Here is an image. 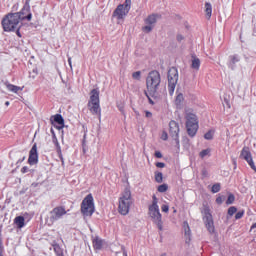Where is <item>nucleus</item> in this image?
<instances>
[{
	"instance_id": "obj_4",
	"label": "nucleus",
	"mask_w": 256,
	"mask_h": 256,
	"mask_svg": "<svg viewBox=\"0 0 256 256\" xmlns=\"http://www.w3.org/2000/svg\"><path fill=\"white\" fill-rule=\"evenodd\" d=\"M64 215H67V210L65 209V207L57 206L48 213L45 219V223L46 225H48V227H53L56 221H59V219H63Z\"/></svg>"
},
{
	"instance_id": "obj_3",
	"label": "nucleus",
	"mask_w": 256,
	"mask_h": 256,
	"mask_svg": "<svg viewBox=\"0 0 256 256\" xmlns=\"http://www.w3.org/2000/svg\"><path fill=\"white\" fill-rule=\"evenodd\" d=\"M131 207H133V196L131 195V190L126 188L118 199V213L124 216L129 215Z\"/></svg>"
},
{
	"instance_id": "obj_7",
	"label": "nucleus",
	"mask_w": 256,
	"mask_h": 256,
	"mask_svg": "<svg viewBox=\"0 0 256 256\" xmlns=\"http://www.w3.org/2000/svg\"><path fill=\"white\" fill-rule=\"evenodd\" d=\"M81 213L84 217H91L95 213V201L92 194H88L81 203Z\"/></svg>"
},
{
	"instance_id": "obj_48",
	"label": "nucleus",
	"mask_w": 256,
	"mask_h": 256,
	"mask_svg": "<svg viewBox=\"0 0 256 256\" xmlns=\"http://www.w3.org/2000/svg\"><path fill=\"white\" fill-rule=\"evenodd\" d=\"M177 40H178V41H183V36L178 35V36H177Z\"/></svg>"
},
{
	"instance_id": "obj_40",
	"label": "nucleus",
	"mask_w": 256,
	"mask_h": 256,
	"mask_svg": "<svg viewBox=\"0 0 256 256\" xmlns=\"http://www.w3.org/2000/svg\"><path fill=\"white\" fill-rule=\"evenodd\" d=\"M156 167H158L159 169H163V167H165V163H163V162H157V163H156Z\"/></svg>"
},
{
	"instance_id": "obj_50",
	"label": "nucleus",
	"mask_w": 256,
	"mask_h": 256,
	"mask_svg": "<svg viewBox=\"0 0 256 256\" xmlns=\"http://www.w3.org/2000/svg\"><path fill=\"white\" fill-rule=\"evenodd\" d=\"M149 103L151 104V105H154L155 103L153 102V100H151V98H149Z\"/></svg>"
},
{
	"instance_id": "obj_27",
	"label": "nucleus",
	"mask_w": 256,
	"mask_h": 256,
	"mask_svg": "<svg viewBox=\"0 0 256 256\" xmlns=\"http://www.w3.org/2000/svg\"><path fill=\"white\" fill-rule=\"evenodd\" d=\"M183 101H185V97L183 96L182 93H178L175 99V103L176 105H181L183 103Z\"/></svg>"
},
{
	"instance_id": "obj_45",
	"label": "nucleus",
	"mask_w": 256,
	"mask_h": 256,
	"mask_svg": "<svg viewBox=\"0 0 256 256\" xmlns=\"http://www.w3.org/2000/svg\"><path fill=\"white\" fill-rule=\"evenodd\" d=\"M0 256H3V245H1V242H0Z\"/></svg>"
},
{
	"instance_id": "obj_12",
	"label": "nucleus",
	"mask_w": 256,
	"mask_h": 256,
	"mask_svg": "<svg viewBox=\"0 0 256 256\" xmlns=\"http://www.w3.org/2000/svg\"><path fill=\"white\" fill-rule=\"evenodd\" d=\"M170 134L179 146V124L175 120H171L169 123Z\"/></svg>"
},
{
	"instance_id": "obj_1",
	"label": "nucleus",
	"mask_w": 256,
	"mask_h": 256,
	"mask_svg": "<svg viewBox=\"0 0 256 256\" xmlns=\"http://www.w3.org/2000/svg\"><path fill=\"white\" fill-rule=\"evenodd\" d=\"M31 18V13L25 16V10H22L21 12L10 13L6 15L2 19L1 23L4 31L9 33L11 31H15V29H21V21H24V19H27V21H31Z\"/></svg>"
},
{
	"instance_id": "obj_26",
	"label": "nucleus",
	"mask_w": 256,
	"mask_h": 256,
	"mask_svg": "<svg viewBox=\"0 0 256 256\" xmlns=\"http://www.w3.org/2000/svg\"><path fill=\"white\" fill-rule=\"evenodd\" d=\"M209 155H211V149L209 148L204 149L199 153V157H201V159H205V157H209Z\"/></svg>"
},
{
	"instance_id": "obj_16",
	"label": "nucleus",
	"mask_w": 256,
	"mask_h": 256,
	"mask_svg": "<svg viewBox=\"0 0 256 256\" xmlns=\"http://www.w3.org/2000/svg\"><path fill=\"white\" fill-rule=\"evenodd\" d=\"M54 123H57L56 128L63 129L65 127V120L63 119V116L60 114H56L54 116Z\"/></svg>"
},
{
	"instance_id": "obj_13",
	"label": "nucleus",
	"mask_w": 256,
	"mask_h": 256,
	"mask_svg": "<svg viewBox=\"0 0 256 256\" xmlns=\"http://www.w3.org/2000/svg\"><path fill=\"white\" fill-rule=\"evenodd\" d=\"M28 163L29 165H37V163H39V153L37 152V144H34L30 150Z\"/></svg>"
},
{
	"instance_id": "obj_23",
	"label": "nucleus",
	"mask_w": 256,
	"mask_h": 256,
	"mask_svg": "<svg viewBox=\"0 0 256 256\" xmlns=\"http://www.w3.org/2000/svg\"><path fill=\"white\" fill-rule=\"evenodd\" d=\"M6 89H8V91H11L12 93H17L19 91H21V88L19 86L10 84L8 82L5 83Z\"/></svg>"
},
{
	"instance_id": "obj_19",
	"label": "nucleus",
	"mask_w": 256,
	"mask_h": 256,
	"mask_svg": "<svg viewBox=\"0 0 256 256\" xmlns=\"http://www.w3.org/2000/svg\"><path fill=\"white\" fill-rule=\"evenodd\" d=\"M92 243H93V247L94 249H96L97 251L101 250L103 247V240H101V238L95 236L92 239Z\"/></svg>"
},
{
	"instance_id": "obj_41",
	"label": "nucleus",
	"mask_w": 256,
	"mask_h": 256,
	"mask_svg": "<svg viewBox=\"0 0 256 256\" xmlns=\"http://www.w3.org/2000/svg\"><path fill=\"white\" fill-rule=\"evenodd\" d=\"M216 203H217L218 205H221V203H223V197H221V196L217 197V198H216Z\"/></svg>"
},
{
	"instance_id": "obj_29",
	"label": "nucleus",
	"mask_w": 256,
	"mask_h": 256,
	"mask_svg": "<svg viewBox=\"0 0 256 256\" xmlns=\"http://www.w3.org/2000/svg\"><path fill=\"white\" fill-rule=\"evenodd\" d=\"M212 193H219L221 191V184L216 183L212 186Z\"/></svg>"
},
{
	"instance_id": "obj_38",
	"label": "nucleus",
	"mask_w": 256,
	"mask_h": 256,
	"mask_svg": "<svg viewBox=\"0 0 256 256\" xmlns=\"http://www.w3.org/2000/svg\"><path fill=\"white\" fill-rule=\"evenodd\" d=\"M161 139H162V141H167V139H169V135L167 134V132L162 133Z\"/></svg>"
},
{
	"instance_id": "obj_22",
	"label": "nucleus",
	"mask_w": 256,
	"mask_h": 256,
	"mask_svg": "<svg viewBox=\"0 0 256 256\" xmlns=\"http://www.w3.org/2000/svg\"><path fill=\"white\" fill-rule=\"evenodd\" d=\"M53 143H54V145L56 147V151H57V153H58V155H59V157H60V159L63 163V154L61 153V145H59V140H57L56 136L53 137Z\"/></svg>"
},
{
	"instance_id": "obj_39",
	"label": "nucleus",
	"mask_w": 256,
	"mask_h": 256,
	"mask_svg": "<svg viewBox=\"0 0 256 256\" xmlns=\"http://www.w3.org/2000/svg\"><path fill=\"white\" fill-rule=\"evenodd\" d=\"M122 5H124V7H128L130 10L131 9V0H125V3Z\"/></svg>"
},
{
	"instance_id": "obj_34",
	"label": "nucleus",
	"mask_w": 256,
	"mask_h": 256,
	"mask_svg": "<svg viewBox=\"0 0 256 256\" xmlns=\"http://www.w3.org/2000/svg\"><path fill=\"white\" fill-rule=\"evenodd\" d=\"M132 77L133 79H136L137 81H139V79H141V71L134 72L132 74Z\"/></svg>"
},
{
	"instance_id": "obj_15",
	"label": "nucleus",
	"mask_w": 256,
	"mask_h": 256,
	"mask_svg": "<svg viewBox=\"0 0 256 256\" xmlns=\"http://www.w3.org/2000/svg\"><path fill=\"white\" fill-rule=\"evenodd\" d=\"M201 67V60L197 56H192L191 58V69L194 71H199Z\"/></svg>"
},
{
	"instance_id": "obj_51",
	"label": "nucleus",
	"mask_w": 256,
	"mask_h": 256,
	"mask_svg": "<svg viewBox=\"0 0 256 256\" xmlns=\"http://www.w3.org/2000/svg\"><path fill=\"white\" fill-rule=\"evenodd\" d=\"M6 107H9V101L5 102Z\"/></svg>"
},
{
	"instance_id": "obj_25",
	"label": "nucleus",
	"mask_w": 256,
	"mask_h": 256,
	"mask_svg": "<svg viewBox=\"0 0 256 256\" xmlns=\"http://www.w3.org/2000/svg\"><path fill=\"white\" fill-rule=\"evenodd\" d=\"M205 13L208 17V19L211 18V13H213V7L211 6V3H206L205 4Z\"/></svg>"
},
{
	"instance_id": "obj_53",
	"label": "nucleus",
	"mask_w": 256,
	"mask_h": 256,
	"mask_svg": "<svg viewBox=\"0 0 256 256\" xmlns=\"http://www.w3.org/2000/svg\"><path fill=\"white\" fill-rule=\"evenodd\" d=\"M234 165H235V167H237V162L236 161H234Z\"/></svg>"
},
{
	"instance_id": "obj_14",
	"label": "nucleus",
	"mask_w": 256,
	"mask_h": 256,
	"mask_svg": "<svg viewBox=\"0 0 256 256\" xmlns=\"http://www.w3.org/2000/svg\"><path fill=\"white\" fill-rule=\"evenodd\" d=\"M203 220L209 233H215V225L213 224V216L211 215V213L206 212Z\"/></svg>"
},
{
	"instance_id": "obj_47",
	"label": "nucleus",
	"mask_w": 256,
	"mask_h": 256,
	"mask_svg": "<svg viewBox=\"0 0 256 256\" xmlns=\"http://www.w3.org/2000/svg\"><path fill=\"white\" fill-rule=\"evenodd\" d=\"M16 31V35H18V37H21V32H19V29H15Z\"/></svg>"
},
{
	"instance_id": "obj_44",
	"label": "nucleus",
	"mask_w": 256,
	"mask_h": 256,
	"mask_svg": "<svg viewBox=\"0 0 256 256\" xmlns=\"http://www.w3.org/2000/svg\"><path fill=\"white\" fill-rule=\"evenodd\" d=\"M27 169H28L27 166H24V167L21 169V172H22V173H27Z\"/></svg>"
},
{
	"instance_id": "obj_6",
	"label": "nucleus",
	"mask_w": 256,
	"mask_h": 256,
	"mask_svg": "<svg viewBox=\"0 0 256 256\" xmlns=\"http://www.w3.org/2000/svg\"><path fill=\"white\" fill-rule=\"evenodd\" d=\"M159 85H161V75L157 71L150 72L146 78L148 91H150V93H157Z\"/></svg>"
},
{
	"instance_id": "obj_30",
	"label": "nucleus",
	"mask_w": 256,
	"mask_h": 256,
	"mask_svg": "<svg viewBox=\"0 0 256 256\" xmlns=\"http://www.w3.org/2000/svg\"><path fill=\"white\" fill-rule=\"evenodd\" d=\"M169 189V186L167 184H162L158 186V192L159 193H165Z\"/></svg>"
},
{
	"instance_id": "obj_28",
	"label": "nucleus",
	"mask_w": 256,
	"mask_h": 256,
	"mask_svg": "<svg viewBox=\"0 0 256 256\" xmlns=\"http://www.w3.org/2000/svg\"><path fill=\"white\" fill-rule=\"evenodd\" d=\"M155 181L156 183H163V173L155 172Z\"/></svg>"
},
{
	"instance_id": "obj_18",
	"label": "nucleus",
	"mask_w": 256,
	"mask_h": 256,
	"mask_svg": "<svg viewBox=\"0 0 256 256\" xmlns=\"http://www.w3.org/2000/svg\"><path fill=\"white\" fill-rule=\"evenodd\" d=\"M88 103H99V90L93 89L90 93V101Z\"/></svg>"
},
{
	"instance_id": "obj_24",
	"label": "nucleus",
	"mask_w": 256,
	"mask_h": 256,
	"mask_svg": "<svg viewBox=\"0 0 256 256\" xmlns=\"http://www.w3.org/2000/svg\"><path fill=\"white\" fill-rule=\"evenodd\" d=\"M240 59L239 56L234 55L230 57L229 67L231 69H235V63H239Z\"/></svg>"
},
{
	"instance_id": "obj_49",
	"label": "nucleus",
	"mask_w": 256,
	"mask_h": 256,
	"mask_svg": "<svg viewBox=\"0 0 256 256\" xmlns=\"http://www.w3.org/2000/svg\"><path fill=\"white\" fill-rule=\"evenodd\" d=\"M256 229V223L252 224L251 230Z\"/></svg>"
},
{
	"instance_id": "obj_9",
	"label": "nucleus",
	"mask_w": 256,
	"mask_h": 256,
	"mask_svg": "<svg viewBox=\"0 0 256 256\" xmlns=\"http://www.w3.org/2000/svg\"><path fill=\"white\" fill-rule=\"evenodd\" d=\"M157 19H159V15L151 14L145 20V26L142 28L143 33H151L155 28V24L157 23Z\"/></svg>"
},
{
	"instance_id": "obj_11",
	"label": "nucleus",
	"mask_w": 256,
	"mask_h": 256,
	"mask_svg": "<svg viewBox=\"0 0 256 256\" xmlns=\"http://www.w3.org/2000/svg\"><path fill=\"white\" fill-rule=\"evenodd\" d=\"M129 11H130L129 7H125V5L120 4L117 6L115 11L113 12V17L117 18L118 21H121L125 19V17H127Z\"/></svg>"
},
{
	"instance_id": "obj_33",
	"label": "nucleus",
	"mask_w": 256,
	"mask_h": 256,
	"mask_svg": "<svg viewBox=\"0 0 256 256\" xmlns=\"http://www.w3.org/2000/svg\"><path fill=\"white\" fill-rule=\"evenodd\" d=\"M235 213H237V208L232 206L228 209V215H230V217H233V215H235Z\"/></svg>"
},
{
	"instance_id": "obj_5",
	"label": "nucleus",
	"mask_w": 256,
	"mask_h": 256,
	"mask_svg": "<svg viewBox=\"0 0 256 256\" xmlns=\"http://www.w3.org/2000/svg\"><path fill=\"white\" fill-rule=\"evenodd\" d=\"M186 129L190 137H195V135H197V131L199 129V120L197 119V115L190 112L186 113Z\"/></svg>"
},
{
	"instance_id": "obj_52",
	"label": "nucleus",
	"mask_w": 256,
	"mask_h": 256,
	"mask_svg": "<svg viewBox=\"0 0 256 256\" xmlns=\"http://www.w3.org/2000/svg\"><path fill=\"white\" fill-rule=\"evenodd\" d=\"M123 255H124V256H127V252H126V251H124V252H123Z\"/></svg>"
},
{
	"instance_id": "obj_37",
	"label": "nucleus",
	"mask_w": 256,
	"mask_h": 256,
	"mask_svg": "<svg viewBox=\"0 0 256 256\" xmlns=\"http://www.w3.org/2000/svg\"><path fill=\"white\" fill-rule=\"evenodd\" d=\"M144 113H145V117H146L147 119H151V118L153 117V113H151V112L148 111V110H145Z\"/></svg>"
},
{
	"instance_id": "obj_46",
	"label": "nucleus",
	"mask_w": 256,
	"mask_h": 256,
	"mask_svg": "<svg viewBox=\"0 0 256 256\" xmlns=\"http://www.w3.org/2000/svg\"><path fill=\"white\" fill-rule=\"evenodd\" d=\"M118 109H119V111H121V113H125L123 106H118Z\"/></svg>"
},
{
	"instance_id": "obj_42",
	"label": "nucleus",
	"mask_w": 256,
	"mask_h": 256,
	"mask_svg": "<svg viewBox=\"0 0 256 256\" xmlns=\"http://www.w3.org/2000/svg\"><path fill=\"white\" fill-rule=\"evenodd\" d=\"M155 157H157V159H161V157H163V154H161L160 151H156L155 152Z\"/></svg>"
},
{
	"instance_id": "obj_32",
	"label": "nucleus",
	"mask_w": 256,
	"mask_h": 256,
	"mask_svg": "<svg viewBox=\"0 0 256 256\" xmlns=\"http://www.w3.org/2000/svg\"><path fill=\"white\" fill-rule=\"evenodd\" d=\"M234 201H235V196L233 194H230L226 201V205H232V203H234Z\"/></svg>"
},
{
	"instance_id": "obj_10",
	"label": "nucleus",
	"mask_w": 256,
	"mask_h": 256,
	"mask_svg": "<svg viewBox=\"0 0 256 256\" xmlns=\"http://www.w3.org/2000/svg\"><path fill=\"white\" fill-rule=\"evenodd\" d=\"M240 158L244 159L248 165L253 169V171H256L255 162H253V156L251 155V151L249 148L244 147L241 151Z\"/></svg>"
},
{
	"instance_id": "obj_17",
	"label": "nucleus",
	"mask_w": 256,
	"mask_h": 256,
	"mask_svg": "<svg viewBox=\"0 0 256 256\" xmlns=\"http://www.w3.org/2000/svg\"><path fill=\"white\" fill-rule=\"evenodd\" d=\"M88 107L91 113H94L95 115L101 113V107L99 106V103L88 102Z\"/></svg>"
},
{
	"instance_id": "obj_31",
	"label": "nucleus",
	"mask_w": 256,
	"mask_h": 256,
	"mask_svg": "<svg viewBox=\"0 0 256 256\" xmlns=\"http://www.w3.org/2000/svg\"><path fill=\"white\" fill-rule=\"evenodd\" d=\"M213 135H214L213 130H210V131H208V132L204 135V138L207 139V141H211V139H213Z\"/></svg>"
},
{
	"instance_id": "obj_36",
	"label": "nucleus",
	"mask_w": 256,
	"mask_h": 256,
	"mask_svg": "<svg viewBox=\"0 0 256 256\" xmlns=\"http://www.w3.org/2000/svg\"><path fill=\"white\" fill-rule=\"evenodd\" d=\"M243 215H245V211H240V212L236 213L235 219H241L243 217Z\"/></svg>"
},
{
	"instance_id": "obj_8",
	"label": "nucleus",
	"mask_w": 256,
	"mask_h": 256,
	"mask_svg": "<svg viewBox=\"0 0 256 256\" xmlns=\"http://www.w3.org/2000/svg\"><path fill=\"white\" fill-rule=\"evenodd\" d=\"M179 81V72L177 68H170L168 71V93L173 95L175 93V88L177 87V82Z\"/></svg>"
},
{
	"instance_id": "obj_2",
	"label": "nucleus",
	"mask_w": 256,
	"mask_h": 256,
	"mask_svg": "<svg viewBox=\"0 0 256 256\" xmlns=\"http://www.w3.org/2000/svg\"><path fill=\"white\" fill-rule=\"evenodd\" d=\"M148 217L159 231H163V215L159 210V199L155 195L152 197L151 205L148 206Z\"/></svg>"
},
{
	"instance_id": "obj_35",
	"label": "nucleus",
	"mask_w": 256,
	"mask_h": 256,
	"mask_svg": "<svg viewBox=\"0 0 256 256\" xmlns=\"http://www.w3.org/2000/svg\"><path fill=\"white\" fill-rule=\"evenodd\" d=\"M162 213H169V204H163L161 206Z\"/></svg>"
},
{
	"instance_id": "obj_20",
	"label": "nucleus",
	"mask_w": 256,
	"mask_h": 256,
	"mask_svg": "<svg viewBox=\"0 0 256 256\" xmlns=\"http://www.w3.org/2000/svg\"><path fill=\"white\" fill-rule=\"evenodd\" d=\"M14 223L18 229H23V227H25V218L23 216H17L14 219Z\"/></svg>"
},
{
	"instance_id": "obj_21",
	"label": "nucleus",
	"mask_w": 256,
	"mask_h": 256,
	"mask_svg": "<svg viewBox=\"0 0 256 256\" xmlns=\"http://www.w3.org/2000/svg\"><path fill=\"white\" fill-rule=\"evenodd\" d=\"M184 235L186 237V241H191V228H189V223H183Z\"/></svg>"
},
{
	"instance_id": "obj_43",
	"label": "nucleus",
	"mask_w": 256,
	"mask_h": 256,
	"mask_svg": "<svg viewBox=\"0 0 256 256\" xmlns=\"http://www.w3.org/2000/svg\"><path fill=\"white\" fill-rule=\"evenodd\" d=\"M68 64L71 69H73V62L71 61V57L68 58Z\"/></svg>"
}]
</instances>
